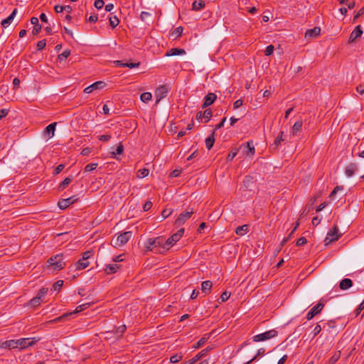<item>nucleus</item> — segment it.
Wrapping results in <instances>:
<instances>
[{
  "mask_svg": "<svg viewBox=\"0 0 364 364\" xmlns=\"http://www.w3.org/2000/svg\"><path fill=\"white\" fill-rule=\"evenodd\" d=\"M39 341L38 338H24L17 340H9L2 342L0 344L1 348L23 350L28 347L32 346Z\"/></svg>",
  "mask_w": 364,
  "mask_h": 364,
  "instance_id": "obj_1",
  "label": "nucleus"
},
{
  "mask_svg": "<svg viewBox=\"0 0 364 364\" xmlns=\"http://www.w3.org/2000/svg\"><path fill=\"white\" fill-rule=\"evenodd\" d=\"M164 237H157L149 238L144 243V248L146 252L151 251L157 254H162L164 251Z\"/></svg>",
  "mask_w": 364,
  "mask_h": 364,
  "instance_id": "obj_2",
  "label": "nucleus"
},
{
  "mask_svg": "<svg viewBox=\"0 0 364 364\" xmlns=\"http://www.w3.org/2000/svg\"><path fill=\"white\" fill-rule=\"evenodd\" d=\"M48 267L53 272L59 271L63 269L66 263L63 259V255H56L47 261Z\"/></svg>",
  "mask_w": 364,
  "mask_h": 364,
  "instance_id": "obj_3",
  "label": "nucleus"
},
{
  "mask_svg": "<svg viewBox=\"0 0 364 364\" xmlns=\"http://www.w3.org/2000/svg\"><path fill=\"white\" fill-rule=\"evenodd\" d=\"M132 232L131 231H127L114 236L111 240V245L114 247H122L132 237Z\"/></svg>",
  "mask_w": 364,
  "mask_h": 364,
  "instance_id": "obj_4",
  "label": "nucleus"
},
{
  "mask_svg": "<svg viewBox=\"0 0 364 364\" xmlns=\"http://www.w3.org/2000/svg\"><path fill=\"white\" fill-rule=\"evenodd\" d=\"M90 306V303H85V304H82L81 305H79V306H77L76 307V309H75V310L74 311L64 314L62 316H59L58 318H55L53 320L50 321V322L51 323H57V322H60V321H63L68 316H70L71 315H73V314H77L79 312H81V311H84L85 309H86L87 308H88Z\"/></svg>",
  "mask_w": 364,
  "mask_h": 364,
  "instance_id": "obj_5",
  "label": "nucleus"
},
{
  "mask_svg": "<svg viewBox=\"0 0 364 364\" xmlns=\"http://www.w3.org/2000/svg\"><path fill=\"white\" fill-rule=\"evenodd\" d=\"M278 332L275 329H272L253 336L252 340L255 342L265 341L277 336Z\"/></svg>",
  "mask_w": 364,
  "mask_h": 364,
  "instance_id": "obj_6",
  "label": "nucleus"
},
{
  "mask_svg": "<svg viewBox=\"0 0 364 364\" xmlns=\"http://www.w3.org/2000/svg\"><path fill=\"white\" fill-rule=\"evenodd\" d=\"M48 289L42 288L40 289L37 295L29 301L28 305L31 307H37L41 304L43 299L45 297Z\"/></svg>",
  "mask_w": 364,
  "mask_h": 364,
  "instance_id": "obj_7",
  "label": "nucleus"
},
{
  "mask_svg": "<svg viewBox=\"0 0 364 364\" xmlns=\"http://www.w3.org/2000/svg\"><path fill=\"white\" fill-rule=\"evenodd\" d=\"M340 237H341V234L338 232V229L336 225H334L333 229L331 230L328 232L324 242H325L326 245H328L331 242L338 240Z\"/></svg>",
  "mask_w": 364,
  "mask_h": 364,
  "instance_id": "obj_8",
  "label": "nucleus"
},
{
  "mask_svg": "<svg viewBox=\"0 0 364 364\" xmlns=\"http://www.w3.org/2000/svg\"><path fill=\"white\" fill-rule=\"evenodd\" d=\"M168 92H169V87L168 85L159 86L155 91V96H156V104L159 103V102L163 98L166 97Z\"/></svg>",
  "mask_w": 364,
  "mask_h": 364,
  "instance_id": "obj_9",
  "label": "nucleus"
},
{
  "mask_svg": "<svg viewBox=\"0 0 364 364\" xmlns=\"http://www.w3.org/2000/svg\"><path fill=\"white\" fill-rule=\"evenodd\" d=\"M213 349V346H208L206 348L203 349L198 354H196L194 357H193L189 361V364H193L196 363L198 360L205 357L211 350Z\"/></svg>",
  "mask_w": 364,
  "mask_h": 364,
  "instance_id": "obj_10",
  "label": "nucleus"
},
{
  "mask_svg": "<svg viewBox=\"0 0 364 364\" xmlns=\"http://www.w3.org/2000/svg\"><path fill=\"white\" fill-rule=\"evenodd\" d=\"M106 84L103 81H97L94 82L90 86H87L85 88L84 92L87 94H90L92 92L95 90H102L105 87Z\"/></svg>",
  "mask_w": 364,
  "mask_h": 364,
  "instance_id": "obj_11",
  "label": "nucleus"
},
{
  "mask_svg": "<svg viewBox=\"0 0 364 364\" xmlns=\"http://www.w3.org/2000/svg\"><path fill=\"white\" fill-rule=\"evenodd\" d=\"M90 265L88 260H82L80 259L77 262L70 267V271L81 270L87 268Z\"/></svg>",
  "mask_w": 364,
  "mask_h": 364,
  "instance_id": "obj_12",
  "label": "nucleus"
},
{
  "mask_svg": "<svg viewBox=\"0 0 364 364\" xmlns=\"http://www.w3.org/2000/svg\"><path fill=\"white\" fill-rule=\"evenodd\" d=\"M193 213V211L192 210L190 211L181 213L178 217V218L176 220V225L178 226L182 225L188 219L191 218Z\"/></svg>",
  "mask_w": 364,
  "mask_h": 364,
  "instance_id": "obj_13",
  "label": "nucleus"
},
{
  "mask_svg": "<svg viewBox=\"0 0 364 364\" xmlns=\"http://www.w3.org/2000/svg\"><path fill=\"white\" fill-rule=\"evenodd\" d=\"M56 127V122L50 124L48 125L44 130V136L46 140L51 139L54 136L55 130Z\"/></svg>",
  "mask_w": 364,
  "mask_h": 364,
  "instance_id": "obj_14",
  "label": "nucleus"
},
{
  "mask_svg": "<svg viewBox=\"0 0 364 364\" xmlns=\"http://www.w3.org/2000/svg\"><path fill=\"white\" fill-rule=\"evenodd\" d=\"M217 97L216 95L214 93H208L207 95H205L204 98V102L202 105L203 108H205L212 104L215 101Z\"/></svg>",
  "mask_w": 364,
  "mask_h": 364,
  "instance_id": "obj_15",
  "label": "nucleus"
},
{
  "mask_svg": "<svg viewBox=\"0 0 364 364\" xmlns=\"http://www.w3.org/2000/svg\"><path fill=\"white\" fill-rule=\"evenodd\" d=\"M213 333V331L209 333L204 334L203 336L196 344L193 346V348L194 349H198L201 348L208 341V340L210 338Z\"/></svg>",
  "mask_w": 364,
  "mask_h": 364,
  "instance_id": "obj_16",
  "label": "nucleus"
},
{
  "mask_svg": "<svg viewBox=\"0 0 364 364\" xmlns=\"http://www.w3.org/2000/svg\"><path fill=\"white\" fill-rule=\"evenodd\" d=\"M178 240V238L175 237L174 235L169 237L166 240H164V251L166 252L169 250Z\"/></svg>",
  "mask_w": 364,
  "mask_h": 364,
  "instance_id": "obj_17",
  "label": "nucleus"
},
{
  "mask_svg": "<svg viewBox=\"0 0 364 364\" xmlns=\"http://www.w3.org/2000/svg\"><path fill=\"white\" fill-rule=\"evenodd\" d=\"M75 201V199H74V197H70L59 200L58 205L60 209L63 210L67 208L70 205L73 204Z\"/></svg>",
  "mask_w": 364,
  "mask_h": 364,
  "instance_id": "obj_18",
  "label": "nucleus"
},
{
  "mask_svg": "<svg viewBox=\"0 0 364 364\" xmlns=\"http://www.w3.org/2000/svg\"><path fill=\"white\" fill-rule=\"evenodd\" d=\"M321 28L320 27H314V28L306 30L305 33V38H316L320 35Z\"/></svg>",
  "mask_w": 364,
  "mask_h": 364,
  "instance_id": "obj_19",
  "label": "nucleus"
},
{
  "mask_svg": "<svg viewBox=\"0 0 364 364\" xmlns=\"http://www.w3.org/2000/svg\"><path fill=\"white\" fill-rule=\"evenodd\" d=\"M358 170V166L355 163H350L348 164L345 170L346 175L348 177H352Z\"/></svg>",
  "mask_w": 364,
  "mask_h": 364,
  "instance_id": "obj_20",
  "label": "nucleus"
},
{
  "mask_svg": "<svg viewBox=\"0 0 364 364\" xmlns=\"http://www.w3.org/2000/svg\"><path fill=\"white\" fill-rule=\"evenodd\" d=\"M363 33V31L361 30V26L360 25L357 26L350 33L349 41L350 42L354 41L356 38L360 37Z\"/></svg>",
  "mask_w": 364,
  "mask_h": 364,
  "instance_id": "obj_21",
  "label": "nucleus"
},
{
  "mask_svg": "<svg viewBox=\"0 0 364 364\" xmlns=\"http://www.w3.org/2000/svg\"><path fill=\"white\" fill-rule=\"evenodd\" d=\"M16 12H17V9H15L6 18L4 19L1 21V26L4 28H7L11 23V22L13 21V20L16 14Z\"/></svg>",
  "mask_w": 364,
  "mask_h": 364,
  "instance_id": "obj_22",
  "label": "nucleus"
},
{
  "mask_svg": "<svg viewBox=\"0 0 364 364\" xmlns=\"http://www.w3.org/2000/svg\"><path fill=\"white\" fill-rule=\"evenodd\" d=\"M31 23L33 25V29L32 33L33 35H37L41 30V26L39 24V20L36 17H32L31 18Z\"/></svg>",
  "mask_w": 364,
  "mask_h": 364,
  "instance_id": "obj_23",
  "label": "nucleus"
},
{
  "mask_svg": "<svg viewBox=\"0 0 364 364\" xmlns=\"http://www.w3.org/2000/svg\"><path fill=\"white\" fill-rule=\"evenodd\" d=\"M212 286L213 283L211 281L207 280L203 282L201 284V290L203 293H204L205 295L210 294L211 291Z\"/></svg>",
  "mask_w": 364,
  "mask_h": 364,
  "instance_id": "obj_24",
  "label": "nucleus"
},
{
  "mask_svg": "<svg viewBox=\"0 0 364 364\" xmlns=\"http://www.w3.org/2000/svg\"><path fill=\"white\" fill-rule=\"evenodd\" d=\"M186 53V51L184 49L181 48H171L169 50H168L166 53V56H175V55H184Z\"/></svg>",
  "mask_w": 364,
  "mask_h": 364,
  "instance_id": "obj_25",
  "label": "nucleus"
},
{
  "mask_svg": "<svg viewBox=\"0 0 364 364\" xmlns=\"http://www.w3.org/2000/svg\"><path fill=\"white\" fill-rule=\"evenodd\" d=\"M353 286V282L351 279L346 278L341 281L339 287L342 290H346Z\"/></svg>",
  "mask_w": 364,
  "mask_h": 364,
  "instance_id": "obj_26",
  "label": "nucleus"
},
{
  "mask_svg": "<svg viewBox=\"0 0 364 364\" xmlns=\"http://www.w3.org/2000/svg\"><path fill=\"white\" fill-rule=\"evenodd\" d=\"M302 124H303L302 121H301V120L296 121L294 124V125H293V127L291 128V134L295 136L299 132H300L301 130Z\"/></svg>",
  "mask_w": 364,
  "mask_h": 364,
  "instance_id": "obj_27",
  "label": "nucleus"
},
{
  "mask_svg": "<svg viewBox=\"0 0 364 364\" xmlns=\"http://www.w3.org/2000/svg\"><path fill=\"white\" fill-rule=\"evenodd\" d=\"M119 268L120 266L117 264H107L105 271L107 274H111L115 273Z\"/></svg>",
  "mask_w": 364,
  "mask_h": 364,
  "instance_id": "obj_28",
  "label": "nucleus"
},
{
  "mask_svg": "<svg viewBox=\"0 0 364 364\" xmlns=\"http://www.w3.org/2000/svg\"><path fill=\"white\" fill-rule=\"evenodd\" d=\"M124 146L122 143H119L115 151L110 152V157L112 159H117V155H120L123 153Z\"/></svg>",
  "mask_w": 364,
  "mask_h": 364,
  "instance_id": "obj_29",
  "label": "nucleus"
},
{
  "mask_svg": "<svg viewBox=\"0 0 364 364\" xmlns=\"http://www.w3.org/2000/svg\"><path fill=\"white\" fill-rule=\"evenodd\" d=\"M214 135V132H213L212 134L205 139V146L208 150H210L213 146L215 142Z\"/></svg>",
  "mask_w": 364,
  "mask_h": 364,
  "instance_id": "obj_30",
  "label": "nucleus"
},
{
  "mask_svg": "<svg viewBox=\"0 0 364 364\" xmlns=\"http://www.w3.org/2000/svg\"><path fill=\"white\" fill-rule=\"evenodd\" d=\"M205 7V2L203 0L195 1L192 4V9L194 11H200Z\"/></svg>",
  "mask_w": 364,
  "mask_h": 364,
  "instance_id": "obj_31",
  "label": "nucleus"
},
{
  "mask_svg": "<svg viewBox=\"0 0 364 364\" xmlns=\"http://www.w3.org/2000/svg\"><path fill=\"white\" fill-rule=\"evenodd\" d=\"M151 99L152 95L151 92H143L140 95V100L144 103H148L151 100Z\"/></svg>",
  "mask_w": 364,
  "mask_h": 364,
  "instance_id": "obj_32",
  "label": "nucleus"
},
{
  "mask_svg": "<svg viewBox=\"0 0 364 364\" xmlns=\"http://www.w3.org/2000/svg\"><path fill=\"white\" fill-rule=\"evenodd\" d=\"M248 226L247 225H244L242 226H239L235 230V233L238 235L242 236L247 232Z\"/></svg>",
  "mask_w": 364,
  "mask_h": 364,
  "instance_id": "obj_33",
  "label": "nucleus"
},
{
  "mask_svg": "<svg viewBox=\"0 0 364 364\" xmlns=\"http://www.w3.org/2000/svg\"><path fill=\"white\" fill-rule=\"evenodd\" d=\"M284 132H280L279 134L276 137L274 144H273V149H277L278 146L280 144V143L283 141H284V139L283 138Z\"/></svg>",
  "mask_w": 364,
  "mask_h": 364,
  "instance_id": "obj_34",
  "label": "nucleus"
},
{
  "mask_svg": "<svg viewBox=\"0 0 364 364\" xmlns=\"http://www.w3.org/2000/svg\"><path fill=\"white\" fill-rule=\"evenodd\" d=\"M324 304L320 301L315 306H314L311 311L314 314V315L318 314L323 309Z\"/></svg>",
  "mask_w": 364,
  "mask_h": 364,
  "instance_id": "obj_35",
  "label": "nucleus"
},
{
  "mask_svg": "<svg viewBox=\"0 0 364 364\" xmlns=\"http://www.w3.org/2000/svg\"><path fill=\"white\" fill-rule=\"evenodd\" d=\"M73 178L72 177H67L65 178L59 185L58 190L62 191L64 188H65L72 181Z\"/></svg>",
  "mask_w": 364,
  "mask_h": 364,
  "instance_id": "obj_36",
  "label": "nucleus"
},
{
  "mask_svg": "<svg viewBox=\"0 0 364 364\" xmlns=\"http://www.w3.org/2000/svg\"><path fill=\"white\" fill-rule=\"evenodd\" d=\"M212 117V112L210 109H205L203 112V119H204L203 120V122L204 123H206L208 122L210 118Z\"/></svg>",
  "mask_w": 364,
  "mask_h": 364,
  "instance_id": "obj_37",
  "label": "nucleus"
},
{
  "mask_svg": "<svg viewBox=\"0 0 364 364\" xmlns=\"http://www.w3.org/2000/svg\"><path fill=\"white\" fill-rule=\"evenodd\" d=\"M149 173V169L147 168H141V169H139L138 171H137V178H143L146 176H147Z\"/></svg>",
  "mask_w": 364,
  "mask_h": 364,
  "instance_id": "obj_38",
  "label": "nucleus"
},
{
  "mask_svg": "<svg viewBox=\"0 0 364 364\" xmlns=\"http://www.w3.org/2000/svg\"><path fill=\"white\" fill-rule=\"evenodd\" d=\"M264 348H259L258 350H257V353L256 354V355L255 357H253L251 360H250L249 361L245 363L244 364H250L252 362H253L254 360H255L257 357L259 356H262L264 355Z\"/></svg>",
  "mask_w": 364,
  "mask_h": 364,
  "instance_id": "obj_39",
  "label": "nucleus"
},
{
  "mask_svg": "<svg viewBox=\"0 0 364 364\" xmlns=\"http://www.w3.org/2000/svg\"><path fill=\"white\" fill-rule=\"evenodd\" d=\"M182 358H183L182 354L176 353L170 358V362L172 363H176L179 362L180 360H181Z\"/></svg>",
  "mask_w": 364,
  "mask_h": 364,
  "instance_id": "obj_40",
  "label": "nucleus"
},
{
  "mask_svg": "<svg viewBox=\"0 0 364 364\" xmlns=\"http://www.w3.org/2000/svg\"><path fill=\"white\" fill-rule=\"evenodd\" d=\"M109 23L112 28H115L117 26L119 25V20L116 16H113L109 17Z\"/></svg>",
  "mask_w": 364,
  "mask_h": 364,
  "instance_id": "obj_41",
  "label": "nucleus"
},
{
  "mask_svg": "<svg viewBox=\"0 0 364 364\" xmlns=\"http://www.w3.org/2000/svg\"><path fill=\"white\" fill-rule=\"evenodd\" d=\"M70 55V51L69 50H64L61 54H60L58 57V60L59 61L65 60L69 55Z\"/></svg>",
  "mask_w": 364,
  "mask_h": 364,
  "instance_id": "obj_42",
  "label": "nucleus"
},
{
  "mask_svg": "<svg viewBox=\"0 0 364 364\" xmlns=\"http://www.w3.org/2000/svg\"><path fill=\"white\" fill-rule=\"evenodd\" d=\"M336 327L335 322L333 321H329L323 324V329L329 330L330 328H333Z\"/></svg>",
  "mask_w": 364,
  "mask_h": 364,
  "instance_id": "obj_43",
  "label": "nucleus"
},
{
  "mask_svg": "<svg viewBox=\"0 0 364 364\" xmlns=\"http://www.w3.org/2000/svg\"><path fill=\"white\" fill-rule=\"evenodd\" d=\"M98 164L97 163H92L89 164L85 166V172H90L93 170H95L97 167Z\"/></svg>",
  "mask_w": 364,
  "mask_h": 364,
  "instance_id": "obj_44",
  "label": "nucleus"
},
{
  "mask_svg": "<svg viewBox=\"0 0 364 364\" xmlns=\"http://www.w3.org/2000/svg\"><path fill=\"white\" fill-rule=\"evenodd\" d=\"M244 186L248 188L251 183H253V177L247 176L244 179Z\"/></svg>",
  "mask_w": 364,
  "mask_h": 364,
  "instance_id": "obj_45",
  "label": "nucleus"
},
{
  "mask_svg": "<svg viewBox=\"0 0 364 364\" xmlns=\"http://www.w3.org/2000/svg\"><path fill=\"white\" fill-rule=\"evenodd\" d=\"M183 28L181 26H178L175 28V30L173 31L172 35L174 36L176 38L181 36L183 33Z\"/></svg>",
  "mask_w": 364,
  "mask_h": 364,
  "instance_id": "obj_46",
  "label": "nucleus"
},
{
  "mask_svg": "<svg viewBox=\"0 0 364 364\" xmlns=\"http://www.w3.org/2000/svg\"><path fill=\"white\" fill-rule=\"evenodd\" d=\"M230 294H230V292H229V291H224V292L221 294L220 298V300H221V301H222V302H225V301H226L230 298Z\"/></svg>",
  "mask_w": 364,
  "mask_h": 364,
  "instance_id": "obj_47",
  "label": "nucleus"
},
{
  "mask_svg": "<svg viewBox=\"0 0 364 364\" xmlns=\"http://www.w3.org/2000/svg\"><path fill=\"white\" fill-rule=\"evenodd\" d=\"M63 285V280H58L56 282L54 283L53 287L55 291H60V288Z\"/></svg>",
  "mask_w": 364,
  "mask_h": 364,
  "instance_id": "obj_48",
  "label": "nucleus"
},
{
  "mask_svg": "<svg viewBox=\"0 0 364 364\" xmlns=\"http://www.w3.org/2000/svg\"><path fill=\"white\" fill-rule=\"evenodd\" d=\"M247 148L248 149L247 155H253L255 154V147L250 142L247 143Z\"/></svg>",
  "mask_w": 364,
  "mask_h": 364,
  "instance_id": "obj_49",
  "label": "nucleus"
},
{
  "mask_svg": "<svg viewBox=\"0 0 364 364\" xmlns=\"http://www.w3.org/2000/svg\"><path fill=\"white\" fill-rule=\"evenodd\" d=\"M340 358V353H335L328 360L329 364H334Z\"/></svg>",
  "mask_w": 364,
  "mask_h": 364,
  "instance_id": "obj_50",
  "label": "nucleus"
},
{
  "mask_svg": "<svg viewBox=\"0 0 364 364\" xmlns=\"http://www.w3.org/2000/svg\"><path fill=\"white\" fill-rule=\"evenodd\" d=\"M323 329V326H321V325L319 324H317L314 330H313V335H314V337H315L316 336H317L320 332Z\"/></svg>",
  "mask_w": 364,
  "mask_h": 364,
  "instance_id": "obj_51",
  "label": "nucleus"
},
{
  "mask_svg": "<svg viewBox=\"0 0 364 364\" xmlns=\"http://www.w3.org/2000/svg\"><path fill=\"white\" fill-rule=\"evenodd\" d=\"M274 50V46L272 45H269L266 48V49L264 50V53L266 55L269 56L273 53Z\"/></svg>",
  "mask_w": 364,
  "mask_h": 364,
  "instance_id": "obj_52",
  "label": "nucleus"
},
{
  "mask_svg": "<svg viewBox=\"0 0 364 364\" xmlns=\"http://www.w3.org/2000/svg\"><path fill=\"white\" fill-rule=\"evenodd\" d=\"M46 46V41L45 39L43 40H41L40 41L38 42L37 43V49L38 50H41L42 49H43Z\"/></svg>",
  "mask_w": 364,
  "mask_h": 364,
  "instance_id": "obj_53",
  "label": "nucleus"
},
{
  "mask_svg": "<svg viewBox=\"0 0 364 364\" xmlns=\"http://www.w3.org/2000/svg\"><path fill=\"white\" fill-rule=\"evenodd\" d=\"M105 2L103 0H95L94 6L96 9H100L103 7Z\"/></svg>",
  "mask_w": 364,
  "mask_h": 364,
  "instance_id": "obj_54",
  "label": "nucleus"
},
{
  "mask_svg": "<svg viewBox=\"0 0 364 364\" xmlns=\"http://www.w3.org/2000/svg\"><path fill=\"white\" fill-rule=\"evenodd\" d=\"M363 309H364V300L360 304L358 307L355 310V316H358Z\"/></svg>",
  "mask_w": 364,
  "mask_h": 364,
  "instance_id": "obj_55",
  "label": "nucleus"
},
{
  "mask_svg": "<svg viewBox=\"0 0 364 364\" xmlns=\"http://www.w3.org/2000/svg\"><path fill=\"white\" fill-rule=\"evenodd\" d=\"M127 328H126V326L125 325H122L120 326H119L117 330H116V333L117 334H119L120 336L124 333V331H126Z\"/></svg>",
  "mask_w": 364,
  "mask_h": 364,
  "instance_id": "obj_56",
  "label": "nucleus"
},
{
  "mask_svg": "<svg viewBox=\"0 0 364 364\" xmlns=\"http://www.w3.org/2000/svg\"><path fill=\"white\" fill-rule=\"evenodd\" d=\"M111 138L112 136L109 134H103L98 136V139L102 141H107L109 140Z\"/></svg>",
  "mask_w": 364,
  "mask_h": 364,
  "instance_id": "obj_57",
  "label": "nucleus"
},
{
  "mask_svg": "<svg viewBox=\"0 0 364 364\" xmlns=\"http://www.w3.org/2000/svg\"><path fill=\"white\" fill-rule=\"evenodd\" d=\"M150 16H151V14L149 12H146V11H142L140 15L141 19L143 21H145Z\"/></svg>",
  "mask_w": 364,
  "mask_h": 364,
  "instance_id": "obj_58",
  "label": "nucleus"
},
{
  "mask_svg": "<svg viewBox=\"0 0 364 364\" xmlns=\"http://www.w3.org/2000/svg\"><path fill=\"white\" fill-rule=\"evenodd\" d=\"M172 213V210L171 209H164L163 211H162V213H161V215L163 217V218H168Z\"/></svg>",
  "mask_w": 364,
  "mask_h": 364,
  "instance_id": "obj_59",
  "label": "nucleus"
},
{
  "mask_svg": "<svg viewBox=\"0 0 364 364\" xmlns=\"http://www.w3.org/2000/svg\"><path fill=\"white\" fill-rule=\"evenodd\" d=\"M307 242V240L305 237H301L300 238H299L296 241V245L297 246H301V245H305L306 243Z\"/></svg>",
  "mask_w": 364,
  "mask_h": 364,
  "instance_id": "obj_60",
  "label": "nucleus"
},
{
  "mask_svg": "<svg viewBox=\"0 0 364 364\" xmlns=\"http://www.w3.org/2000/svg\"><path fill=\"white\" fill-rule=\"evenodd\" d=\"M151 207L152 203L151 201H146L143 205V209L144 211H148L151 208Z\"/></svg>",
  "mask_w": 364,
  "mask_h": 364,
  "instance_id": "obj_61",
  "label": "nucleus"
},
{
  "mask_svg": "<svg viewBox=\"0 0 364 364\" xmlns=\"http://www.w3.org/2000/svg\"><path fill=\"white\" fill-rule=\"evenodd\" d=\"M65 168V165L64 164H60L58 165L54 170V172L53 173L54 174H58L60 173L63 170V168Z\"/></svg>",
  "mask_w": 364,
  "mask_h": 364,
  "instance_id": "obj_62",
  "label": "nucleus"
},
{
  "mask_svg": "<svg viewBox=\"0 0 364 364\" xmlns=\"http://www.w3.org/2000/svg\"><path fill=\"white\" fill-rule=\"evenodd\" d=\"M92 255V251H86L82 255V260H88V259Z\"/></svg>",
  "mask_w": 364,
  "mask_h": 364,
  "instance_id": "obj_63",
  "label": "nucleus"
},
{
  "mask_svg": "<svg viewBox=\"0 0 364 364\" xmlns=\"http://www.w3.org/2000/svg\"><path fill=\"white\" fill-rule=\"evenodd\" d=\"M356 91L360 94L363 95L364 93V85L360 84L356 87Z\"/></svg>",
  "mask_w": 364,
  "mask_h": 364,
  "instance_id": "obj_64",
  "label": "nucleus"
}]
</instances>
